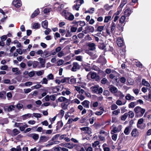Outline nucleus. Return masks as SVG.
<instances>
[{"label": "nucleus", "instance_id": "obj_1", "mask_svg": "<svg viewBox=\"0 0 151 151\" xmlns=\"http://www.w3.org/2000/svg\"><path fill=\"white\" fill-rule=\"evenodd\" d=\"M116 23L114 22H112L110 26V30H109L107 28L106 32L108 35H111V34L113 35L116 30Z\"/></svg>", "mask_w": 151, "mask_h": 151}, {"label": "nucleus", "instance_id": "obj_2", "mask_svg": "<svg viewBox=\"0 0 151 151\" xmlns=\"http://www.w3.org/2000/svg\"><path fill=\"white\" fill-rule=\"evenodd\" d=\"M87 79L90 80L91 79H95L96 81L99 80V76L95 72H90L87 76Z\"/></svg>", "mask_w": 151, "mask_h": 151}, {"label": "nucleus", "instance_id": "obj_3", "mask_svg": "<svg viewBox=\"0 0 151 151\" xmlns=\"http://www.w3.org/2000/svg\"><path fill=\"white\" fill-rule=\"evenodd\" d=\"M76 3L75 4L73 5L72 6V9L73 10L78 11L81 5L84 3L83 0H76L74 1Z\"/></svg>", "mask_w": 151, "mask_h": 151}, {"label": "nucleus", "instance_id": "obj_4", "mask_svg": "<svg viewBox=\"0 0 151 151\" xmlns=\"http://www.w3.org/2000/svg\"><path fill=\"white\" fill-rule=\"evenodd\" d=\"M15 127L19 128L20 130L21 131H23L28 126L25 123H20L16 122L14 124Z\"/></svg>", "mask_w": 151, "mask_h": 151}, {"label": "nucleus", "instance_id": "obj_5", "mask_svg": "<svg viewBox=\"0 0 151 151\" xmlns=\"http://www.w3.org/2000/svg\"><path fill=\"white\" fill-rule=\"evenodd\" d=\"M134 111L136 114H139L140 113V115H143L145 111V110L144 109H142L139 106L136 107L134 109Z\"/></svg>", "mask_w": 151, "mask_h": 151}, {"label": "nucleus", "instance_id": "obj_6", "mask_svg": "<svg viewBox=\"0 0 151 151\" xmlns=\"http://www.w3.org/2000/svg\"><path fill=\"white\" fill-rule=\"evenodd\" d=\"M122 128V126L121 125H119L117 127H114L111 131V134H113L119 132L121 130Z\"/></svg>", "mask_w": 151, "mask_h": 151}, {"label": "nucleus", "instance_id": "obj_7", "mask_svg": "<svg viewBox=\"0 0 151 151\" xmlns=\"http://www.w3.org/2000/svg\"><path fill=\"white\" fill-rule=\"evenodd\" d=\"M12 4L15 7L17 8H19L22 5L20 0H14L12 2Z\"/></svg>", "mask_w": 151, "mask_h": 151}, {"label": "nucleus", "instance_id": "obj_8", "mask_svg": "<svg viewBox=\"0 0 151 151\" xmlns=\"http://www.w3.org/2000/svg\"><path fill=\"white\" fill-rule=\"evenodd\" d=\"M73 65L71 69V70L73 71H76L80 68V65L77 62H73Z\"/></svg>", "mask_w": 151, "mask_h": 151}, {"label": "nucleus", "instance_id": "obj_9", "mask_svg": "<svg viewBox=\"0 0 151 151\" xmlns=\"http://www.w3.org/2000/svg\"><path fill=\"white\" fill-rule=\"evenodd\" d=\"M99 86L98 85H94L91 86L90 88L93 93H97L98 91Z\"/></svg>", "mask_w": 151, "mask_h": 151}, {"label": "nucleus", "instance_id": "obj_10", "mask_svg": "<svg viewBox=\"0 0 151 151\" xmlns=\"http://www.w3.org/2000/svg\"><path fill=\"white\" fill-rule=\"evenodd\" d=\"M63 146L67 147L69 149H73L75 146L72 143H67L63 145Z\"/></svg>", "mask_w": 151, "mask_h": 151}, {"label": "nucleus", "instance_id": "obj_11", "mask_svg": "<svg viewBox=\"0 0 151 151\" xmlns=\"http://www.w3.org/2000/svg\"><path fill=\"white\" fill-rule=\"evenodd\" d=\"M32 114H25L24 115H23L21 116V118L23 120H25L26 119H28V118L32 117H33V116H32Z\"/></svg>", "mask_w": 151, "mask_h": 151}, {"label": "nucleus", "instance_id": "obj_12", "mask_svg": "<svg viewBox=\"0 0 151 151\" xmlns=\"http://www.w3.org/2000/svg\"><path fill=\"white\" fill-rule=\"evenodd\" d=\"M109 89L112 93H116L118 91L117 88L113 86H110L109 87Z\"/></svg>", "mask_w": 151, "mask_h": 151}, {"label": "nucleus", "instance_id": "obj_13", "mask_svg": "<svg viewBox=\"0 0 151 151\" xmlns=\"http://www.w3.org/2000/svg\"><path fill=\"white\" fill-rule=\"evenodd\" d=\"M132 136L136 137L139 135V132L137 129H133L131 133Z\"/></svg>", "mask_w": 151, "mask_h": 151}, {"label": "nucleus", "instance_id": "obj_14", "mask_svg": "<svg viewBox=\"0 0 151 151\" xmlns=\"http://www.w3.org/2000/svg\"><path fill=\"white\" fill-rule=\"evenodd\" d=\"M98 105L99 103L97 101H96L93 103L91 102L90 104V107L93 110H96L95 108Z\"/></svg>", "mask_w": 151, "mask_h": 151}, {"label": "nucleus", "instance_id": "obj_15", "mask_svg": "<svg viewBox=\"0 0 151 151\" xmlns=\"http://www.w3.org/2000/svg\"><path fill=\"white\" fill-rule=\"evenodd\" d=\"M88 46L90 50H94L96 49V45L93 43H88Z\"/></svg>", "mask_w": 151, "mask_h": 151}, {"label": "nucleus", "instance_id": "obj_16", "mask_svg": "<svg viewBox=\"0 0 151 151\" xmlns=\"http://www.w3.org/2000/svg\"><path fill=\"white\" fill-rule=\"evenodd\" d=\"M84 107L88 108L89 107L90 102L87 100H85L81 103Z\"/></svg>", "mask_w": 151, "mask_h": 151}, {"label": "nucleus", "instance_id": "obj_17", "mask_svg": "<svg viewBox=\"0 0 151 151\" xmlns=\"http://www.w3.org/2000/svg\"><path fill=\"white\" fill-rule=\"evenodd\" d=\"M116 42L117 44L119 47H121L123 45V40L120 37H119L117 38Z\"/></svg>", "mask_w": 151, "mask_h": 151}, {"label": "nucleus", "instance_id": "obj_18", "mask_svg": "<svg viewBox=\"0 0 151 151\" xmlns=\"http://www.w3.org/2000/svg\"><path fill=\"white\" fill-rule=\"evenodd\" d=\"M70 14L67 11L65 10L61 13V14L65 17L66 19H67Z\"/></svg>", "mask_w": 151, "mask_h": 151}, {"label": "nucleus", "instance_id": "obj_19", "mask_svg": "<svg viewBox=\"0 0 151 151\" xmlns=\"http://www.w3.org/2000/svg\"><path fill=\"white\" fill-rule=\"evenodd\" d=\"M85 29H86V31L88 32H93L94 31V27L91 26H87L85 27Z\"/></svg>", "mask_w": 151, "mask_h": 151}, {"label": "nucleus", "instance_id": "obj_20", "mask_svg": "<svg viewBox=\"0 0 151 151\" xmlns=\"http://www.w3.org/2000/svg\"><path fill=\"white\" fill-rule=\"evenodd\" d=\"M20 132V131L17 129H14L12 131L11 135L12 136H15L18 134Z\"/></svg>", "mask_w": 151, "mask_h": 151}, {"label": "nucleus", "instance_id": "obj_21", "mask_svg": "<svg viewBox=\"0 0 151 151\" xmlns=\"http://www.w3.org/2000/svg\"><path fill=\"white\" fill-rule=\"evenodd\" d=\"M38 59V60L40 61V63L41 66L42 67H44L45 63V60L41 58H39Z\"/></svg>", "mask_w": 151, "mask_h": 151}, {"label": "nucleus", "instance_id": "obj_22", "mask_svg": "<svg viewBox=\"0 0 151 151\" xmlns=\"http://www.w3.org/2000/svg\"><path fill=\"white\" fill-rule=\"evenodd\" d=\"M126 100H134L135 99L134 97L131 96L129 94H127L125 97Z\"/></svg>", "mask_w": 151, "mask_h": 151}, {"label": "nucleus", "instance_id": "obj_23", "mask_svg": "<svg viewBox=\"0 0 151 151\" xmlns=\"http://www.w3.org/2000/svg\"><path fill=\"white\" fill-rule=\"evenodd\" d=\"M29 137L32 138L34 140H37L39 138V135L35 133L30 134Z\"/></svg>", "mask_w": 151, "mask_h": 151}, {"label": "nucleus", "instance_id": "obj_24", "mask_svg": "<svg viewBox=\"0 0 151 151\" xmlns=\"http://www.w3.org/2000/svg\"><path fill=\"white\" fill-rule=\"evenodd\" d=\"M132 12L131 9L128 8L126 9L124 12V15L126 16H129L131 14Z\"/></svg>", "mask_w": 151, "mask_h": 151}, {"label": "nucleus", "instance_id": "obj_25", "mask_svg": "<svg viewBox=\"0 0 151 151\" xmlns=\"http://www.w3.org/2000/svg\"><path fill=\"white\" fill-rule=\"evenodd\" d=\"M127 0H123L121 2V4L118 7L119 9L121 10L124 5L127 3Z\"/></svg>", "mask_w": 151, "mask_h": 151}, {"label": "nucleus", "instance_id": "obj_26", "mask_svg": "<svg viewBox=\"0 0 151 151\" xmlns=\"http://www.w3.org/2000/svg\"><path fill=\"white\" fill-rule=\"evenodd\" d=\"M49 139V137H48L44 136H41L40 138V141L42 142H45L48 140Z\"/></svg>", "mask_w": 151, "mask_h": 151}, {"label": "nucleus", "instance_id": "obj_27", "mask_svg": "<svg viewBox=\"0 0 151 151\" xmlns=\"http://www.w3.org/2000/svg\"><path fill=\"white\" fill-rule=\"evenodd\" d=\"M99 61L103 65L105 64L106 63V60L103 57H101L99 58Z\"/></svg>", "mask_w": 151, "mask_h": 151}, {"label": "nucleus", "instance_id": "obj_28", "mask_svg": "<svg viewBox=\"0 0 151 151\" xmlns=\"http://www.w3.org/2000/svg\"><path fill=\"white\" fill-rule=\"evenodd\" d=\"M126 102L127 101L126 100L122 101L121 100H118L116 101V104L118 105L121 106L125 104Z\"/></svg>", "mask_w": 151, "mask_h": 151}, {"label": "nucleus", "instance_id": "obj_29", "mask_svg": "<svg viewBox=\"0 0 151 151\" xmlns=\"http://www.w3.org/2000/svg\"><path fill=\"white\" fill-rule=\"evenodd\" d=\"M130 127H128L125 128L124 131V133L126 135H128L130 132Z\"/></svg>", "mask_w": 151, "mask_h": 151}, {"label": "nucleus", "instance_id": "obj_30", "mask_svg": "<svg viewBox=\"0 0 151 151\" xmlns=\"http://www.w3.org/2000/svg\"><path fill=\"white\" fill-rule=\"evenodd\" d=\"M70 78H64L61 80V82L62 83H70Z\"/></svg>", "mask_w": 151, "mask_h": 151}, {"label": "nucleus", "instance_id": "obj_31", "mask_svg": "<svg viewBox=\"0 0 151 151\" xmlns=\"http://www.w3.org/2000/svg\"><path fill=\"white\" fill-rule=\"evenodd\" d=\"M40 13L39 9H37L33 13L32 15V17L33 18L37 16Z\"/></svg>", "mask_w": 151, "mask_h": 151}, {"label": "nucleus", "instance_id": "obj_32", "mask_svg": "<svg viewBox=\"0 0 151 151\" xmlns=\"http://www.w3.org/2000/svg\"><path fill=\"white\" fill-rule=\"evenodd\" d=\"M48 22L47 20H45L42 22V26L43 28H47L48 26Z\"/></svg>", "mask_w": 151, "mask_h": 151}, {"label": "nucleus", "instance_id": "obj_33", "mask_svg": "<svg viewBox=\"0 0 151 151\" xmlns=\"http://www.w3.org/2000/svg\"><path fill=\"white\" fill-rule=\"evenodd\" d=\"M12 71L13 72H16V75H19L20 74V71L19 70V69L17 68H12Z\"/></svg>", "mask_w": 151, "mask_h": 151}, {"label": "nucleus", "instance_id": "obj_34", "mask_svg": "<svg viewBox=\"0 0 151 151\" xmlns=\"http://www.w3.org/2000/svg\"><path fill=\"white\" fill-rule=\"evenodd\" d=\"M76 90L77 91L79 92L80 94L83 93L84 92V91L82 89H81V88L78 86L75 87Z\"/></svg>", "mask_w": 151, "mask_h": 151}, {"label": "nucleus", "instance_id": "obj_35", "mask_svg": "<svg viewBox=\"0 0 151 151\" xmlns=\"http://www.w3.org/2000/svg\"><path fill=\"white\" fill-rule=\"evenodd\" d=\"M111 16H106L105 17L104 22V23H107L109 21L111 20Z\"/></svg>", "mask_w": 151, "mask_h": 151}, {"label": "nucleus", "instance_id": "obj_36", "mask_svg": "<svg viewBox=\"0 0 151 151\" xmlns=\"http://www.w3.org/2000/svg\"><path fill=\"white\" fill-rule=\"evenodd\" d=\"M58 100L60 102L64 101L66 102L68 101V99L63 96H61L59 97Z\"/></svg>", "mask_w": 151, "mask_h": 151}, {"label": "nucleus", "instance_id": "obj_37", "mask_svg": "<svg viewBox=\"0 0 151 151\" xmlns=\"http://www.w3.org/2000/svg\"><path fill=\"white\" fill-rule=\"evenodd\" d=\"M142 83L143 85L146 86V87H149V86H150V84L144 79H142Z\"/></svg>", "mask_w": 151, "mask_h": 151}, {"label": "nucleus", "instance_id": "obj_38", "mask_svg": "<svg viewBox=\"0 0 151 151\" xmlns=\"http://www.w3.org/2000/svg\"><path fill=\"white\" fill-rule=\"evenodd\" d=\"M138 128L141 129H143L145 128L146 127V125L145 124L143 123L139 124V125H137Z\"/></svg>", "mask_w": 151, "mask_h": 151}, {"label": "nucleus", "instance_id": "obj_39", "mask_svg": "<svg viewBox=\"0 0 151 151\" xmlns=\"http://www.w3.org/2000/svg\"><path fill=\"white\" fill-rule=\"evenodd\" d=\"M41 83L42 84H47L48 83V79L46 78H44L41 81Z\"/></svg>", "mask_w": 151, "mask_h": 151}, {"label": "nucleus", "instance_id": "obj_40", "mask_svg": "<svg viewBox=\"0 0 151 151\" xmlns=\"http://www.w3.org/2000/svg\"><path fill=\"white\" fill-rule=\"evenodd\" d=\"M126 19V17L125 16H122L119 19V22L121 24H123L125 22Z\"/></svg>", "mask_w": 151, "mask_h": 151}, {"label": "nucleus", "instance_id": "obj_41", "mask_svg": "<svg viewBox=\"0 0 151 151\" xmlns=\"http://www.w3.org/2000/svg\"><path fill=\"white\" fill-rule=\"evenodd\" d=\"M128 116V114L125 113L121 117V119L123 121H124L126 119Z\"/></svg>", "mask_w": 151, "mask_h": 151}, {"label": "nucleus", "instance_id": "obj_42", "mask_svg": "<svg viewBox=\"0 0 151 151\" xmlns=\"http://www.w3.org/2000/svg\"><path fill=\"white\" fill-rule=\"evenodd\" d=\"M135 102H131L129 105L128 107L129 108H133L136 105Z\"/></svg>", "mask_w": 151, "mask_h": 151}, {"label": "nucleus", "instance_id": "obj_43", "mask_svg": "<svg viewBox=\"0 0 151 151\" xmlns=\"http://www.w3.org/2000/svg\"><path fill=\"white\" fill-rule=\"evenodd\" d=\"M47 77L48 80H53L54 78L53 75L51 73L48 75Z\"/></svg>", "mask_w": 151, "mask_h": 151}, {"label": "nucleus", "instance_id": "obj_44", "mask_svg": "<svg viewBox=\"0 0 151 151\" xmlns=\"http://www.w3.org/2000/svg\"><path fill=\"white\" fill-rule=\"evenodd\" d=\"M76 59L78 61L81 62L82 61L83 57L81 55L77 56H76Z\"/></svg>", "mask_w": 151, "mask_h": 151}, {"label": "nucleus", "instance_id": "obj_45", "mask_svg": "<svg viewBox=\"0 0 151 151\" xmlns=\"http://www.w3.org/2000/svg\"><path fill=\"white\" fill-rule=\"evenodd\" d=\"M74 19V16L73 15L70 14L69 15V16L68 17V18L67 19L69 20L72 21Z\"/></svg>", "mask_w": 151, "mask_h": 151}, {"label": "nucleus", "instance_id": "obj_46", "mask_svg": "<svg viewBox=\"0 0 151 151\" xmlns=\"http://www.w3.org/2000/svg\"><path fill=\"white\" fill-rule=\"evenodd\" d=\"M44 54L45 58L50 56L51 55L50 52L48 51H45L44 52Z\"/></svg>", "mask_w": 151, "mask_h": 151}, {"label": "nucleus", "instance_id": "obj_47", "mask_svg": "<svg viewBox=\"0 0 151 151\" xmlns=\"http://www.w3.org/2000/svg\"><path fill=\"white\" fill-rule=\"evenodd\" d=\"M70 83L71 84H74L76 82L77 80H76V78H73L71 79L70 78Z\"/></svg>", "mask_w": 151, "mask_h": 151}, {"label": "nucleus", "instance_id": "obj_48", "mask_svg": "<svg viewBox=\"0 0 151 151\" xmlns=\"http://www.w3.org/2000/svg\"><path fill=\"white\" fill-rule=\"evenodd\" d=\"M128 115L129 117L132 118L134 116V114L132 111H130L128 113Z\"/></svg>", "mask_w": 151, "mask_h": 151}, {"label": "nucleus", "instance_id": "obj_49", "mask_svg": "<svg viewBox=\"0 0 151 151\" xmlns=\"http://www.w3.org/2000/svg\"><path fill=\"white\" fill-rule=\"evenodd\" d=\"M15 108V106L14 105H10L8 106V112L14 110Z\"/></svg>", "mask_w": 151, "mask_h": 151}, {"label": "nucleus", "instance_id": "obj_50", "mask_svg": "<svg viewBox=\"0 0 151 151\" xmlns=\"http://www.w3.org/2000/svg\"><path fill=\"white\" fill-rule=\"evenodd\" d=\"M134 61L136 63V66L139 68H142V64L140 62H136V60H134Z\"/></svg>", "mask_w": 151, "mask_h": 151}, {"label": "nucleus", "instance_id": "obj_51", "mask_svg": "<svg viewBox=\"0 0 151 151\" xmlns=\"http://www.w3.org/2000/svg\"><path fill=\"white\" fill-rule=\"evenodd\" d=\"M104 26H99L97 29V31L101 32L104 29Z\"/></svg>", "mask_w": 151, "mask_h": 151}, {"label": "nucleus", "instance_id": "obj_52", "mask_svg": "<svg viewBox=\"0 0 151 151\" xmlns=\"http://www.w3.org/2000/svg\"><path fill=\"white\" fill-rule=\"evenodd\" d=\"M94 10V8H91V9H90L89 10L86 11V12L85 13H88L90 14H92L93 13Z\"/></svg>", "mask_w": 151, "mask_h": 151}, {"label": "nucleus", "instance_id": "obj_53", "mask_svg": "<svg viewBox=\"0 0 151 151\" xmlns=\"http://www.w3.org/2000/svg\"><path fill=\"white\" fill-rule=\"evenodd\" d=\"M72 35L71 32L69 30H68L65 36L66 37H71Z\"/></svg>", "mask_w": 151, "mask_h": 151}, {"label": "nucleus", "instance_id": "obj_54", "mask_svg": "<svg viewBox=\"0 0 151 151\" xmlns=\"http://www.w3.org/2000/svg\"><path fill=\"white\" fill-rule=\"evenodd\" d=\"M35 72L34 71L30 72L28 74V76L30 77H33L35 74Z\"/></svg>", "mask_w": 151, "mask_h": 151}, {"label": "nucleus", "instance_id": "obj_55", "mask_svg": "<svg viewBox=\"0 0 151 151\" xmlns=\"http://www.w3.org/2000/svg\"><path fill=\"white\" fill-rule=\"evenodd\" d=\"M6 96L8 100H10L12 97V95L11 92L7 93H6Z\"/></svg>", "mask_w": 151, "mask_h": 151}, {"label": "nucleus", "instance_id": "obj_56", "mask_svg": "<svg viewBox=\"0 0 151 151\" xmlns=\"http://www.w3.org/2000/svg\"><path fill=\"white\" fill-rule=\"evenodd\" d=\"M33 115L34 116L37 118H40L41 117V115L39 113H33Z\"/></svg>", "mask_w": 151, "mask_h": 151}, {"label": "nucleus", "instance_id": "obj_57", "mask_svg": "<svg viewBox=\"0 0 151 151\" xmlns=\"http://www.w3.org/2000/svg\"><path fill=\"white\" fill-rule=\"evenodd\" d=\"M40 27V24L38 23H35L33 24V27L34 29H38Z\"/></svg>", "mask_w": 151, "mask_h": 151}, {"label": "nucleus", "instance_id": "obj_58", "mask_svg": "<svg viewBox=\"0 0 151 151\" xmlns=\"http://www.w3.org/2000/svg\"><path fill=\"white\" fill-rule=\"evenodd\" d=\"M64 63V61L63 60L60 59L58 61L57 64L58 66H60L62 65Z\"/></svg>", "mask_w": 151, "mask_h": 151}, {"label": "nucleus", "instance_id": "obj_59", "mask_svg": "<svg viewBox=\"0 0 151 151\" xmlns=\"http://www.w3.org/2000/svg\"><path fill=\"white\" fill-rule=\"evenodd\" d=\"M118 108V106L115 104H114L111 105V110H114Z\"/></svg>", "mask_w": 151, "mask_h": 151}, {"label": "nucleus", "instance_id": "obj_60", "mask_svg": "<svg viewBox=\"0 0 151 151\" xmlns=\"http://www.w3.org/2000/svg\"><path fill=\"white\" fill-rule=\"evenodd\" d=\"M81 130L83 131H85L86 133L89 134L88 129L89 128L88 127H84L81 129Z\"/></svg>", "mask_w": 151, "mask_h": 151}, {"label": "nucleus", "instance_id": "obj_61", "mask_svg": "<svg viewBox=\"0 0 151 151\" xmlns=\"http://www.w3.org/2000/svg\"><path fill=\"white\" fill-rule=\"evenodd\" d=\"M99 143V142L98 141H97L92 144V146L93 147H95L98 145Z\"/></svg>", "mask_w": 151, "mask_h": 151}, {"label": "nucleus", "instance_id": "obj_62", "mask_svg": "<svg viewBox=\"0 0 151 151\" xmlns=\"http://www.w3.org/2000/svg\"><path fill=\"white\" fill-rule=\"evenodd\" d=\"M36 74L38 76H41L43 74V73H44L43 70L38 71H36Z\"/></svg>", "mask_w": 151, "mask_h": 151}, {"label": "nucleus", "instance_id": "obj_63", "mask_svg": "<svg viewBox=\"0 0 151 151\" xmlns=\"http://www.w3.org/2000/svg\"><path fill=\"white\" fill-rule=\"evenodd\" d=\"M61 107L63 109H66L67 108L68 105L64 103H63L61 104Z\"/></svg>", "mask_w": 151, "mask_h": 151}, {"label": "nucleus", "instance_id": "obj_64", "mask_svg": "<svg viewBox=\"0 0 151 151\" xmlns=\"http://www.w3.org/2000/svg\"><path fill=\"white\" fill-rule=\"evenodd\" d=\"M50 9L49 8H45L44 10V13L45 14H47L50 11Z\"/></svg>", "mask_w": 151, "mask_h": 151}]
</instances>
